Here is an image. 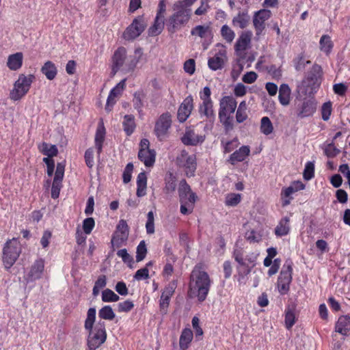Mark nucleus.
<instances>
[{
	"label": "nucleus",
	"mask_w": 350,
	"mask_h": 350,
	"mask_svg": "<svg viewBox=\"0 0 350 350\" xmlns=\"http://www.w3.org/2000/svg\"><path fill=\"white\" fill-rule=\"evenodd\" d=\"M321 68L319 65H314L312 77H308L302 81L298 87L299 92L308 95L303 99L297 98L295 102L296 115L299 118H304L313 115L317 109V102L311 96L314 94L319 87L318 77L320 76Z\"/></svg>",
	"instance_id": "nucleus-1"
},
{
	"label": "nucleus",
	"mask_w": 350,
	"mask_h": 350,
	"mask_svg": "<svg viewBox=\"0 0 350 350\" xmlns=\"http://www.w3.org/2000/svg\"><path fill=\"white\" fill-rule=\"evenodd\" d=\"M96 311L94 308H89L84 325L85 329L89 332L88 346L92 349L98 348L105 342L107 338L105 322L98 321L94 328H93L96 319Z\"/></svg>",
	"instance_id": "nucleus-2"
},
{
	"label": "nucleus",
	"mask_w": 350,
	"mask_h": 350,
	"mask_svg": "<svg viewBox=\"0 0 350 350\" xmlns=\"http://www.w3.org/2000/svg\"><path fill=\"white\" fill-rule=\"evenodd\" d=\"M258 253L250 252L245 254L242 249H236L233 252V257L239 264L237 267L238 278L240 283H245V278L252 271L256 264Z\"/></svg>",
	"instance_id": "nucleus-3"
},
{
	"label": "nucleus",
	"mask_w": 350,
	"mask_h": 350,
	"mask_svg": "<svg viewBox=\"0 0 350 350\" xmlns=\"http://www.w3.org/2000/svg\"><path fill=\"white\" fill-rule=\"evenodd\" d=\"M211 94V92L208 87L204 88L203 90L200 92V98L202 100V103L200 107V118H203L205 117L206 123L204 129L206 130H210L212 128L215 117Z\"/></svg>",
	"instance_id": "nucleus-4"
},
{
	"label": "nucleus",
	"mask_w": 350,
	"mask_h": 350,
	"mask_svg": "<svg viewBox=\"0 0 350 350\" xmlns=\"http://www.w3.org/2000/svg\"><path fill=\"white\" fill-rule=\"evenodd\" d=\"M126 59V50L124 47H119L112 57L111 73L115 75L116 72L122 69L127 72L133 70L136 66L138 59H132L129 63H125Z\"/></svg>",
	"instance_id": "nucleus-5"
},
{
	"label": "nucleus",
	"mask_w": 350,
	"mask_h": 350,
	"mask_svg": "<svg viewBox=\"0 0 350 350\" xmlns=\"http://www.w3.org/2000/svg\"><path fill=\"white\" fill-rule=\"evenodd\" d=\"M34 79L33 75L20 74L10 92V98L14 101L21 100L27 94Z\"/></svg>",
	"instance_id": "nucleus-6"
},
{
	"label": "nucleus",
	"mask_w": 350,
	"mask_h": 350,
	"mask_svg": "<svg viewBox=\"0 0 350 350\" xmlns=\"http://www.w3.org/2000/svg\"><path fill=\"white\" fill-rule=\"evenodd\" d=\"M21 252L19 242L16 239L6 242L3 251V261L5 269H10L14 264Z\"/></svg>",
	"instance_id": "nucleus-7"
},
{
	"label": "nucleus",
	"mask_w": 350,
	"mask_h": 350,
	"mask_svg": "<svg viewBox=\"0 0 350 350\" xmlns=\"http://www.w3.org/2000/svg\"><path fill=\"white\" fill-rule=\"evenodd\" d=\"M213 56L208 59V68L212 70H221L228 61L226 47L224 44L217 43L211 51Z\"/></svg>",
	"instance_id": "nucleus-8"
},
{
	"label": "nucleus",
	"mask_w": 350,
	"mask_h": 350,
	"mask_svg": "<svg viewBox=\"0 0 350 350\" xmlns=\"http://www.w3.org/2000/svg\"><path fill=\"white\" fill-rule=\"evenodd\" d=\"M237 103L232 96H225L219 101V118L227 126L230 124V116L237 108Z\"/></svg>",
	"instance_id": "nucleus-9"
},
{
	"label": "nucleus",
	"mask_w": 350,
	"mask_h": 350,
	"mask_svg": "<svg viewBox=\"0 0 350 350\" xmlns=\"http://www.w3.org/2000/svg\"><path fill=\"white\" fill-rule=\"evenodd\" d=\"M175 13L172 15L167 21V27L169 31L174 32L185 24L191 16L190 9H176Z\"/></svg>",
	"instance_id": "nucleus-10"
},
{
	"label": "nucleus",
	"mask_w": 350,
	"mask_h": 350,
	"mask_svg": "<svg viewBox=\"0 0 350 350\" xmlns=\"http://www.w3.org/2000/svg\"><path fill=\"white\" fill-rule=\"evenodd\" d=\"M171 124L172 119L170 113H165L160 116L154 126V133L159 141H163L167 137Z\"/></svg>",
	"instance_id": "nucleus-11"
},
{
	"label": "nucleus",
	"mask_w": 350,
	"mask_h": 350,
	"mask_svg": "<svg viewBox=\"0 0 350 350\" xmlns=\"http://www.w3.org/2000/svg\"><path fill=\"white\" fill-rule=\"evenodd\" d=\"M129 233V228L126 221L124 219H120L111 239L112 245L116 247H120L126 242Z\"/></svg>",
	"instance_id": "nucleus-12"
},
{
	"label": "nucleus",
	"mask_w": 350,
	"mask_h": 350,
	"mask_svg": "<svg viewBox=\"0 0 350 350\" xmlns=\"http://www.w3.org/2000/svg\"><path fill=\"white\" fill-rule=\"evenodd\" d=\"M146 23L142 17L135 18L132 23L126 29L123 38L126 40H133L137 38L144 30Z\"/></svg>",
	"instance_id": "nucleus-13"
},
{
	"label": "nucleus",
	"mask_w": 350,
	"mask_h": 350,
	"mask_svg": "<svg viewBox=\"0 0 350 350\" xmlns=\"http://www.w3.org/2000/svg\"><path fill=\"white\" fill-rule=\"evenodd\" d=\"M292 280V267L290 263H285L278 280V288L280 294L284 295L289 291Z\"/></svg>",
	"instance_id": "nucleus-14"
},
{
	"label": "nucleus",
	"mask_w": 350,
	"mask_h": 350,
	"mask_svg": "<svg viewBox=\"0 0 350 350\" xmlns=\"http://www.w3.org/2000/svg\"><path fill=\"white\" fill-rule=\"evenodd\" d=\"M271 16V12L269 10L261 9L254 13L252 23L256 36L262 34L265 29V22Z\"/></svg>",
	"instance_id": "nucleus-15"
},
{
	"label": "nucleus",
	"mask_w": 350,
	"mask_h": 350,
	"mask_svg": "<svg viewBox=\"0 0 350 350\" xmlns=\"http://www.w3.org/2000/svg\"><path fill=\"white\" fill-rule=\"evenodd\" d=\"M212 281L205 271H198V301H204L209 291Z\"/></svg>",
	"instance_id": "nucleus-16"
},
{
	"label": "nucleus",
	"mask_w": 350,
	"mask_h": 350,
	"mask_svg": "<svg viewBox=\"0 0 350 350\" xmlns=\"http://www.w3.org/2000/svg\"><path fill=\"white\" fill-rule=\"evenodd\" d=\"M126 79H124L120 81L113 89L111 90L108 98L107 99V103L105 109L110 111L115 105L117 100V98L119 97L122 93L126 86Z\"/></svg>",
	"instance_id": "nucleus-17"
},
{
	"label": "nucleus",
	"mask_w": 350,
	"mask_h": 350,
	"mask_svg": "<svg viewBox=\"0 0 350 350\" xmlns=\"http://www.w3.org/2000/svg\"><path fill=\"white\" fill-rule=\"evenodd\" d=\"M252 37V33L250 31H245L241 33L234 44V50L237 55H241L250 46Z\"/></svg>",
	"instance_id": "nucleus-18"
},
{
	"label": "nucleus",
	"mask_w": 350,
	"mask_h": 350,
	"mask_svg": "<svg viewBox=\"0 0 350 350\" xmlns=\"http://www.w3.org/2000/svg\"><path fill=\"white\" fill-rule=\"evenodd\" d=\"M44 268V260L42 259L36 260L31 265L29 271L25 275V280L30 282L40 279L42 275Z\"/></svg>",
	"instance_id": "nucleus-19"
},
{
	"label": "nucleus",
	"mask_w": 350,
	"mask_h": 350,
	"mask_svg": "<svg viewBox=\"0 0 350 350\" xmlns=\"http://www.w3.org/2000/svg\"><path fill=\"white\" fill-rule=\"evenodd\" d=\"M193 108V98L187 97L178 108L177 117L180 122H184L189 116Z\"/></svg>",
	"instance_id": "nucleus-20"
},
{
	"label": "nucleus",
	"mask_w": 350,
	"mask_h": 350,
	"mask_svg": "<svg viewBox=\"0 0 350 350\" xmlns=\"http://www.w3.org/2000/svg\"><path fill=\"white\" fill-rule=\"evenodd\" d=\"M198 36L202 39L201 42L204 50H206L213 42V35L208 26L198 25Z\"/></svg>",
	"instance_id": "nucleus-21"
},
{
	"label": "nucleus",
	"mask_w": 350,
	"mask_h": 350,
	"mask_svg": "<svg viewBox=\"0 0 350 350\" xmlns=\"http://www.w3.org/2000/svg\"><path fill=\"white\" fill-rule=\"evenodd\" d=\"M138 158L146 167H152L155 163L156 152L154 150H139Z\"/></svg>",
	"instance_id": "nucleus-22"
},
{
	"label": "nucleus",
	"mask_w": 350,
	"mask_h": 350,
	"mask_svg": "<svg viewBox=\"0 0 350 350\" xmlns=\"http://www.w3.org/2000/svg\"><path fill=\"white\" fill-rule=\"evenodd\" d=\"M250 153V147L248 146H243L230 156L229 161L232 165L237 162L243 161L249 156Z\"/></svg>",
	"instance_id": "nucleus-23"
},
{
	"label": "nucleus",
	"mask_w": 350,
	"mask_h": 350,
	"mask_svg": "<svg viewBox=\"0 0 350 350\" xmlns=\"http://www.w3.org/2000/svg\"><path fill=\"white\" fill-rule=\"evenodd\" d=\"M176 288L174 282L170 283L163 291L160 299V307L161 309L167 308L170 304V299L173 295Z\"/></svg>",
	"instance_id": "nucleus-24"
},
{
	"label": "nucleus",
	"mask_w": 350,
	"mask_h": 350,
	"mask_svg": "<svg viewBox=\"0 0 350 350\" xmlns=\"http://www.w3.org/2000/svg\"><path fill=\"white\" fill-rule=\"evenodd\" d=\"M23 55L21 52L8 56L7 66L11 70H18L23 65Z\"/></svg>",
	"instance_id": "nucleus-25"
},
{
	"label": "nucleus",
	"mask_w": 350,
	"mask_h": 350,
	"mask_svg": "<svg viewBox=\"0 0 350 350\" xmlns=\"http://www.w3.org/2000/svg\"><path fill=\"white\" fill-rule=\"evenodd\" d=\"M105 137V129L103 124L101 122L98 124L96 135H95V147L97 150L98 156L100 154L103 149V144Z\"/></svg>",
	"instance_id": "nucleus-26"
},
{
	"label": "nucleus",
	"mask_w": 350,
	"mask_h": 350,
	"mask_svg": "<svg viewBox=\"0 0 350 350\" xmlns=\"http://www.w3.org/2000/svg\"><path fill=\"white\" fill-rule=\"evenodd\" d=\"M278 99L280 103L283 106H287L290 103L291 90L288 85L283 83L279 88Z\"/></svg>",
	"instance_id": "nucleus-27"
},
{
	"label": "nucleus",
	"mask_w": 350,
	"mask_h": 350,
	"mask_svg": "<svg viewBox=\"0 0 350 350\" xmlns=\"http://www.w3.org/2000/svg\"><path fill=\"white\" fill-rule=\"evenodd\" d=\"M178 191L180 202L189 200L191 204L195 202V195L191 192L190 187L185 182L181 183Z\"/></svg>",
	"instance_id": "nucleus-28"
},
{
	"label": "nucleus",
	"mask_w": 350,
	"mask_h": 350,
	"mask_svg": "<svg viewBox=\"0 0 350 350\" xmlns=\"http://www.w3.org/2000/svg\"><path fill=\"white\" fill-rule=\"evenodd\" d=\"M336 331L347 335L350 332V317L347 315L339 317L336 325Z\"/></svg>",
	"instance_id": "nucleus-29"
},
{
	"label": "nucleus",
	"mask_w": 350,
	"mask_h": 350,
	"mask_svg": "<svg viewBox=\"0 0 350 350\" xmlns=\"http://www.w3.org/2000/svg\"><path fill=\"white\" fill-rule=\"evenodd\" d=\"M41 72L47 79L53 80L57 74V69L54 63L47 61L41 68Z\"/></svg>",
	"instance_id": "nucleus-30"
},
{
	"label": "nucleus",
	"mask_w": 350,
	"mask_h": 350,
	"mask_svg": "<svg viewBox=\"0 0 350 350\" xmlns=\"http://www.w3.org/2000/svg\"><path fill=\"white\" fill-rule=\"evenodd\" d=\"M290 219L285 217L281 219L275 228V234L277 237H283L287 235L290 231Z\"/></svg>",
	"instance_id": "nucleus-31"
},
{
	"label": "nucleus",
	"mask_w": 350,
	"mask_h": 350,
	"mask_svg": "<svg viewBox=\"0 0 350 350\" xmlns=\"http://www.w3.org/2000/svg\"><path fill=\"white\" fill-rule=\"evenodd\" d=\"M250 21V17L247 12H239L232 19L234 26L239 27L241 29L245 28Z\"/></svg>",
	"instance_id": "nucleus-32"
},
{
	"label": "nucleus",
	"mask_w": 350,
	"mask_h": 350,
	"mask_svg": "<svg viewBox=\"0 0 350 350\" xmlns=\"http://www.w3.org/2000/svg\"><path fill=\"white\" fill-rule=\"evenodd\" d=\"M137 192L138 197L144 196L146 193L147 177L145 172H140L137 178Z\"/></svg>",
	"instance_id": "nucleus-33"
},
{
	"label": "nucleus",
	"mask_w": 350,
	"mask_h": 350,
	"mask_svg": "<svg viewBox=\"0 0 350 350\" xmlns=\"http://www.w3.org/2000/svg\"><path fill=\"white\" fill-rule=\"evenodd\" d=\"M164 21L165 18L156 16L154 24L148 29V34L151 36L160 34L164 28Z\"/></svg>",
	"instance_id": "nucleus-34"
},
{
	"label": "nucleus",
	"mask_w": 350,
	"mask_h": 350,
	"mask_svg": "<svg viewBox=\"0 0 350 350\" xmlns=\"http://www.w3.org/2000/svg\"><path fill=\"white\" fill-rule=\"evenodd\" d=\"M38 149L46 158H51L57 155L58 150L55 145L43 142L38 146Z\"/></svg>",
	"instance_id": "nucleus-35"
},
{
	"label": "nucleus",
	"mask_w": 350,
	"mask_h": 350,
	"mask_svg": "<svg viewBox=\"0 0 350 350\" xmlns=\"http://www.w3.org/2000/svg\"><path fill=\"white\" fill-rule=\"evenodd\" d=\"M193 338V333L190 329L185 328L182 332V334L180 337V348L182 350H185L188 348L189 343L191 342Z\"/></svg>",
	"instance_id": "nucleus-36"
},
{
	"label": "nucleus",
	"mask_w": 350,
	"mask_h": 350,
	"mask_svg": "<svg viewBox=\"0 0 350 350\" xmlns=\"http://www.w3.org/2000/svg\"><path fill=\"white\" fill-rule=\"evenodd\" d=\"M122 125L123 129L126 135L129 136L131 135L135 129L134 116L133 115H125L124 116Z\"/></svg>",
	"instance_id": "nucleus-37"
},
{
	"label": "nucleus",
	"mask_w": 350,
	"mask_h": 350,
	"mask_svg": "<svg viewBox=\"0 0 350 350\" xmlns=\"http://www.w3.org/2000/svg\"><path fill=\"white\" fill-rule=\"evenodd\" d=\"M145 98L146 94L142 90L137 91L133 94V107L139 113L142 111Z\"/></svg>",
	"instance_id": "nucleus-38"
},
{
	"label": "nucleus",
	"mask_w": 350,
	"mask_h": 350,
	"mask_svg": "<svg viewBox=\"0 0 350 350\" xmlns=\"http://www.w3.org/2000/svg\"><path fill=\"white\" fill-rule=\"evenodd\" d=\"M245 238L251 243H259L262 238V233L260 230H248L245 234Z\"/></svg>",
	"instance_id": "nucleus-39"
},
{
	"label": "nucleus",
	"mask_w": 350,
	"mask_h": 350,
	"mask_svg": "<svg viewBox=\"0 0 350 350\" xmlns=\"http://www.w3.org/2000/svg\"><path fill=\"white\" fill-rule=\"evenodd\" d=\"M320 49L327 55L330 53L333 48V43L331 38L328 35L321 36L319 41Z\"/></svg>",
	"instance_id": "nucleus-40"
},
{
	"label": "nucleus",
	"mask_w": 350,
	"mask_h": 350,
	"mask_svg": "<svg viewBox=\"0 0 350 350\" xmlns=\"http://www.w3.org/2000/svg\"><path fill=\"white\" fill-rule=\"evenodd\" d=\"M222 38L227 43H232L235 38L234 31L227 25H224L220 30Z\"/></svg>",
	"instance_id": "nucleus-41"
},
{
	"label": "nucleus",
	"mask_w": 350,
	"mask_h": 350,
	"mask_svg": "<svg viewBox=\"0 0 350 350\" xmlns=\"http://www.w3.org/2000/svg\"><path fill=\"white\" fill-rule=\"evenodd\" d=\"M185 167L186 168V174L188 176H194V172L196 169V157L193 154L187 157Z\"/></svg>",
	"instance_id": "nucleus-42"
},
{
	"label": "nucleus",
	"mask_w": 350,
	"mask_h": 350,
	"mask_svg": "<svg viewBox=\"0 0 350 350\" xmlns=\"http://www.w3.org/2000/svg\"><path fill=\"white\" fill-rule=\"evenodd\" d=\"M116 314L110 306H105L98 311V317L101 319L112 321Z\"/></svg>",
	"instance_id": "nucleus-43"
},
{
	"label": "nucleus",
	"mask_w": 350,
	"mask_h": 350,
	"mask_svg": "<svg viewBox=\"0 0 350 350\" xmlns=\"http://www.w3.org/2000/svg\"><path fill=\"white\" fill-rule=\"evenodd\" d=\"M244 62L241 59H237L233 64L231 71V77L232 80L237 81L244 68Z\"/></svg>",
	"instance_id": "nucleus-44"
},
{
	"label": "nucleus",
	"mask_w": 350,
	"mask_h": 350,
	"mask_svg": "<svg viewBox=\"0 0 350 350\" xmlns=\"http://www.w3.org/2000/svg\"><path fill=\"white\" fill-rule=\"evenodd\" d=\"M260 131L265 135H268L273 131L272 122L267 116L262 118L260 120Z\"/></svg>",
	"instance_id": "nucleus-45"
},
{
	"label": "nucleus",
	"mask_w": 350,
	"mask_h": 350,
	"mask_svg": "<svg viewBox=\"0 0 350 350\" xmlns=\"http://www.w3.org/2000/svg\"><path fill=\"white\" fill-rule=\"evenodd\" d=\"M119 299L120 297L109 288H106L102 292V301L104 302H115Z\"/></svg>",
	"instance_id": "nucleus-46"
},
{
	"label": "nucleus",
	"mask_w": 350,
	"mask_h": 350,
	"mask_svg": "<svg viewBox=\"0 0 350 350\" xmlns=\"http://www.w3.org/2000/svg\"><path fill=\"white\" fill-rule=\"evenodd\" d=\"M147 254L146 244L144 241H141L137 247L136 250V261L141 262L143 260Z\"/></svg>",
	"instance_id": "nucleus-47"
},
{
	"label": "nucleus",
	"mask_w": 350,
	"mask_h": 350,
	"mask_svg": "<svg viewBox=\"0 0 350 350\" xmlns=\"http://www.w3.org/2000/svg\"><path fill=\"white\" fill-rule=\"evenodd\" d=\"M295 193L291 185L288 187L283 188L281 192V196L282 198V205L286 206L290 204V201L292 199L291 197L293 193Z\"/></svg>",
	"instance_id": "nucleus-48"
},
{
	"label": "nucleus",
	"mask_w": 350,
	"mask_h": 350,
	"mask_svg": "<svg viewBox=\"0 0 350 350\" xmlns=\"http://www.w3.org/2000/svg\"><path fill=\"white\" fill-rule=\"evenodd\" d=\"M195 133L193 130H187L185 135L182 137V142L185 145L187 146H195L196 144V140L194 137Z\"/></svg>",
	"instance_id": "nucleus-49"
},
{
	"label": "nucleus",
	"mask_w": 350,
	"mask_h": 350,
	"mask_svg": "<svg viewBox=\"0 0 350 350\" xmlns=\"http://www.w3.org/2000/svg\"><path fill=\"white\" fill-rule=\"evenodd\" d=\"M146 230L148 234L154 233V217L152 211H149L147 214Z\"/></svg>",
	"instance_id": "nucleus-50"
},
{
	"label": "nucleus",
	"mask_w": 350,
	"mask_h": 350,
	"mask_svg": "<svg viewBox=\"0 0 350 350\" xmlns=\"http://www.w3.org/2000/svg\"><path fill=\"white\" fill-rule=\"evenodd\" d=\"M314 174V165L312 162L306 163L304 171V179L309 180L312 178H313Z\"/></svg>",
	"instance_id": "nucleus-51"
},
{
	"label": "nucleus",
	"mask_w": 350,
	"mask_h": 350,
	"mask_svg": "<svg viewBox=\"0 0 350 350\" xmlns=\"http://www.w3.org/2000/svg\"><path fill=\"white\" fill-rule=\"evenodd\" d=\"M295 323V314L292 310H288L286 312L285 314V326L289 329Z\"/></svg>",
	"instance_id": "nucleus-52"
},
{
	"label": "nucleus",
	"mask_w": 350,
	"mask_h": 350,
	"mask_svg": "<svg viewBox=\"0 0 350 350\" xmlns=\"http://www.w3.org/2000/svg\"><path fill=\"white\" fill-rule=\"evenodd\" d=\"M241 201V195L239 193H230L226 198V204L228 206H234Z\"/></svg>",
	"instance_id": "nucleus-53"
},
{
	"label": "nucleus",
	"mask_w": 350,
	"mask_h": 350,
	"mask_svg": "<svg viewBox=\"0 0 350 350\" xmlns=\"http://www.w3.org/2000/svg\"><path fill=\"white\" fill-rule=\"evenodd\" d=\"M134 307L132 301L126 300L118 304V311L119 312H128L131 311Z\"/></svg>",
	"instance_id": "nucleus-54"
},
{
	"label": "nucleus",
	"mask_w": 350,
	"mask_h": 350,
	"mask_svg": "<svg viewBox=\"0 0 350 350\" xmlns=\"http://www.w3.org/2000/svg\"><path fill=\"white\" fill-rule=\"evenodd\" d=\"M95 226L94 220L92 217H88L83 220V229L85 234H90Z\"/></svg>",
	"instance_id": "nucleus-55"
},
{
	"label": "nucleus",
	"mask_w": 350,
	"mask_h": 350,
	"mask_svg": "<svg viewBox=\"0 0 350 350\" xmlns=\"http://www.w3.org/2000/svg\"><path fill=\"white\" fill-rule=\"evenodd\" d=\"M185 72L189 75H193L196 70V61L194 59L187 60L183 65Z\"/></svg>",
	"instance_id": "nucleus-56"
},
{
	"label": "nucleus",
	"mask_w": 350,
	"mask_h": 350,
	"mask_svg": "<svg viewBox=\"0 0 350 350\" xmlns=\"http://www.w3.org/2000/svg\"><path fill=\"white\" fill-rule=\"evenodd\" d=\"M332 113V104L330 102L325 103L321 107V114L323 120H328Z\"/></svg>",
	"instance_id": "nucleus-57"
},
{
	"label": "nucleus",
	"mask_w": 350,
	"mask_h": 350,
	"mask_svg": "<svg viewBox=\"0 0 350 350\" xmlns=\"http://www.w3.org/2000/svg\"><path fill=\"white\" fill-rule=\"evenodd\" d=\"M339 152V150H338L332 143L328 144L324 148V152L328 157H334Z\"/></svg>",
	"instance_id": "nucleus-58"
},
{
	"label": "nucleus",
	"mask_w": 350,
	"mask_h": 350,
	"mask_svg": "<svg viewBox=\"0 0 350 350\" xmlns=\"http://www.w3.org/2000/svg\"><path fill=\"white\" fill-rule=\"evenodd\" d=\"M148 278H149V271L147 267H144L140 269H138L134 275V278L138 281L142 280H146V279H148Z\"/></svg>",
	"instance_id": "nucleus-59"
},
{
	"label": "nucleus",
	"mask_w": 350,
	"mask_h": 350,
	"mask_svg": "<svg viewBox=\"0 0 350 350\" xmlns=\"http://www.w3.org/2000/svg\"><path fill=\"white\" fill-rule=\"evenodd\" d=\"M133 170V165L131 163H129L123 172V182L124 183H128L131 181V173Z\"/></svg>",
	"instance_id": "nucleus-60"
},
{
	"label": "nucleus",
	"mask_w": 350,
	"mask_h": 350,
	"mask_svg": "<svg viewBox=\"0 0 350 350\" xmlns=\"http://www.w3.org/2000/svg\"><path fill=\"white\" fill-rule=\"evenodd\" d=\"M62 188V181L53 180L51 187V197L53 199L57 198Z\"/></svg>",
	"instance_id": "nucleus-61"
},
{
	"label": "nucleus",
	"mask_w": 350,
	"mask_h": 350,
	"mask_svg": "<svg viewBox=\"0 0 350 350\" xmlns=\"http://www.w3.org/2000/svg\"><path fill=\"white\" fill-rule=\"evenodd\" d=\"M234 94L237 97H242L247 93V87L241 83H237L234 88Z\"/></svg>",
	"instance_id": "nucleus-62"
},
{
	"label": "nucleus",
	"mask_w": 350,
	"mask_h": 350,
	"mask_svg": "<svg viewBox=\"0 0 350 350\" xmlns=\"http://www.w3.org/2000/svg\"><path fill=\"white\" fill-rule=\"evenodd\" d=\"M64 164L61 163H57L53 180L62 181L64 175Z\"/></svg>",
	"instance_id": "nucleus-63"
},
{
	"label": "nucleus",
	"mask_w": 350,
	"mask_h": 350,
	"mask_svg": "<svg viewBox=\"0 0 350 350\" xmlns=\"http://www.w3.org/2000/svg\"><path fill=\"white\" fill-rule=\"evenodd\" d=\"M117 255L121 258L122 261L125 263L132 262L133 257L127 252L126 249H122L118 251Z\"/></svg>",
	"instance_id": "nucleus-64"
}]
</instances>
